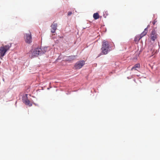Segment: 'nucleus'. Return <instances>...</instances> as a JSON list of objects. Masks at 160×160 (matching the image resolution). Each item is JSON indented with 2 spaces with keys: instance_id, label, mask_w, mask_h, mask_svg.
Returning a JSON list of instances; mask_svg holds the SVG:
<instances>
[{
  "instance_id": "obj_1",
  "label": "nucleus",
  "mask_w": 160,
  "mask_h": 160,
  "mask_svg": "<svg viewBox=\"0 0 160 160\" xmlns=\"http://www.w3.org/2000/svg\"><path fill=\"white\" fill-rule=\"evenodd\" d=\"M44 53L40 48H37L32 49L29 52V56L32 58L38 56L39 55Z\"/></svg>"
},
{
  "instance_id": "obj_2",
  "label": "nucleus",
  "mask_w": 160,
  "mask_h": 160,
  "mask_svg": "<svg viewBox=\"0 0 160 160\" xmlns=\"http://www.w3.org/2000/svg\"><path fill=\"white\" fill-rule=\"evenodd\" d=\"M12 44L9 43L7 45L3 44L0 47V58H2L5 54L6 52L11 47Z\"/></svg>"
},
{
  "instance_id": "obj_3",
  "label": "nucleus",
  "mask_w": 160,
  "mask_h": 160,
  "mask_svg": "<svg viewBox=\"0 0 160 160\" xmlns=\"http://www.w3.org/2000/svg\"><path fill=\"white\" fill-rule=\"evenodd\" d=\"M109 44L108 41L104 40L103 41L101 48L102 52L104 54H107L108 52Z\"/></svg>"
},
{
  "instance_id": "obj_4",
  "label": "nucleus",
  "mask_w": 160,
  "mask_h": 160,
  "mask_svg": "<svg viewBox=\"0 0 160 160\" xmlns=\"http://www.w3.org/2000/svg\"><path fill=\"white\" fill-rule=\"evenodd\" d=\"M24 39L25 42L28 43H30L32 42V37L31 32H29L28 33L24 34Z\"/></svg>"
},
{
  "instance_id": "obj_5",
  "label": "nucleus",
  "mask_w": 160,
  "mask_h": 160,
  "mask_svg": "<svg viewBox=\"0 0 160 160\" xmlns=\"http://www.w3.org/2000/svg\"><path fill=\"white\" fill-rule=\"evenodd\" d=\"M85 64L84 60H81L77 62L74 65V68L76 69H80Z\"/></svg>"
},
{
  "instance_id": "obj_6",
  "label": "nucleus",
  "mask_w": 160,
  "mask_h": 160,
  "mask_svg": "<svg viewBox=\"0 0 160 160\" xmlns=\"http://www.w3.org/2000/svg\"><path fill=\"white\" fill-rule=\"evenodd\" d=\"M157 34L154 30H153L151 32L150 35L151 39L153 41H154L157 38Z\"/></svg>"
},
{
  "instance_id": "obj_7",
  "label": "nucleus",
  "mask_w": 160,
  "mask_h": 160,
  "mask_svg": "<svg viewBox=\"0 0 160 160\" xmlns=\"http://www.w3.org/2000/svg\"><path fill=\"white\" fill-rule=\"evenodd\" d=\"M58 24L57 23L54 22L52 24L51 26V32L52 33H54L55 32L56 30L57 29Z\"/></svg>"
},
{
  "instance_id": "obj_8",
  "label": "nucleus",
  "mask_w": 160,
  "mask_h": 160,
  "mask_svg": "<svg viewBox=\"0 0 160 160\" xmlns=\"http://www.w3.org/2000/svg\"><path fill=\"white\" fill-rule=\"evenodd\" d=\"M140 68V65L139 63H137L134 65L131 69V71L138 70V69Z\"/></svg>"
},
{
  "instance_id": "obj_9",
  "label": "nucleus",
  "mask_w": 160,
  "mask_h": 160,
  "mask_svg": "<svg viewBox=\"0 0 160 160\" xmlns=\"http://www.w3.org/2000/svg\"><path fill=\"white\" fill-rule=\"evenodd\" d=\"M148 28L147 27V28H145L144 30V31H143V32H142L141 34L140 35L141 37L142 38L143 37H144V36H145L147 32H148Z\"/></svg>"
},
{
  "instance_id": "obj_10",
  "label": "nucleus",
  "mask_w": 160,
  "mask_h": 160,
  "mask_svg": "<svg viewBox=\"0 0 160 160\" xmlns=\"http://www.w3.org/2000/svg\"><path fill=\"white\" fill-rule=\"evenodd\" d=\"M142 38L140 35H138L135 37L134 39V41L136 42H138Z\"/></svg>"
},
{
  "instance_id": "obj_11",
  "label": "nucleus",
  "mask_w": 160,
  "mask_h": 160,
  "mask_svg": "<svg viewBox=\"0 0 160 160\" xmlns=\"http://www.w3.org/2000/svg\"><path fill=\"white\" fill-rule=\"evenodd\" d=\"M24 103L25 104L29 105V106H31L32 105V104L30 103V101L28 99H27L25 100Z\"/></svg>"
},
{
  "instance_id": "obj_12",
  "label": "nucleus",
  "mask_w": 160,
  "mask_h": 160,
  "mask_svg": "<svg viewBox=\"0 0 160 160\" xmlns=\"http://www.w3.org/2000/svg\"><path fill=\"white\" fill-rule=\"evenodd\" d=\"M99 15L98 13H94L93 15V17L95 20L99 18Z\"/></svg>"
},
{
  "instance_id": "obj_13",
  "label": "nucleus",
  "mask_w": 160,
  "mask_h": 160,
  "mask_svg": "<svg viewBox=\"0 0 160 160\" xmlns=\"http://www.w3.org/2000/svg\"><path fill=\"white\" fill-rule=\"evenodd\" d=\"M72 12H69L68 13V16H69L71 15V14H72Z\"/></svg>"
},
{
  "instance_id": "obj_14",
  "label": "nucleus",
  "mask_w": 160,
  "mask_h": 160,
  "mask_svg": "<svg viewBox=\"0 0 160 160\" xmlns=\"http://www.w3.org/2000/svg\"><path fill=\"white\" fill-rule=\"evenodd\" d=\"M153 24H155V22H153Z\"/></svg>"
},
{
  "instance_id": "obj_15",
  "label": "nucleus",
  "mask_w": 160,
  "mask_h": 160,
  "mask_svg": "<svg viewBox=\"0 0 160 160\" xmlns=\"http://www.w3.org/2000/svg\"><path fill=\"white\" fill-rule=\"evenodd\" d=\"M112 73H112V72H110V74H112Z\"/></svg>"
},
{
  "instance_id": "obj_16",
  "label": "nucleus",
  "mask_w": 160,
  "mask_h": 160,
  "mask_svg": "<svg viewBox=\"0 0 160 160\" xmlns=\"http://www.w3.org/2000/svg\"><path fill=\"white\" fill-rule=\"evenodd\" d=\"M46 48H44V49H46Z\"/></svg>"
}]
</instances>
